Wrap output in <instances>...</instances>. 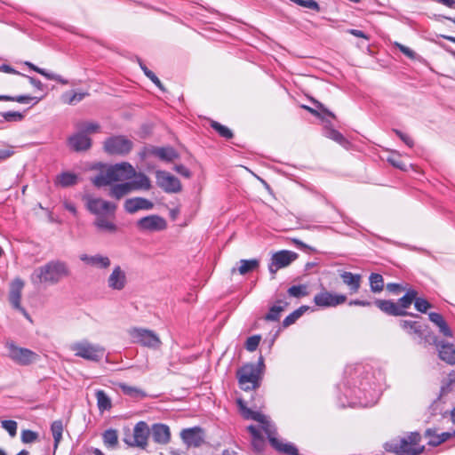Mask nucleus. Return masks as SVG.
Returning a JSON list of instances; mask_svg holds the SVG:
<instances>
[{
  "instance_id": "obj_56",
  "label": "nucleus",
  "mask_w": 455,
  "mask_h": 455,
  "mask_svg": "<svg viewBox=\"0 0 455 455\" xmlns=\"http://www.w3.org/2000/svg\"><path fill=\"white\" fill-rule=\"evenodd\" d=\"M41 98L32 97L29 95H20L16 97H12L10 101H16L22 104H28L31 101H34V104H36L40 101Z\"/></svg>"
},
{
  "instance_id": "obj_64",
  "label": "nucleus",
  "mask_w": 455,
  "mask_h": 455,
  "mask_svg": "<svg viewBox=\"0 0 455 455\" xmlns=\"http://www.w3.org/2000/svg\"><path fill=\"white\" fill-rule=\"evenodd\" d=\"M387 161L395 167H397L399 169H404V164L394 156H389L387 158Z\"/></svg>"
},
{
  "instance_id": "obj_3",
  "label": "nucleus",
  "mask_w": 455,
  "mask_h": 455,
  "mask_svg": "<svg viewBox=\"0 0 455 455\" xmlns=\"http://www.w3.org/2000/svg\"><path fill=\"white\" fill-rule=\"evenodd\" d=\"M135 175V169L129 163L123 162L101 170L92 180L98 188L111 186L115 182L126 181Z\"/></svg>"
},
{
  "instance_id": "obj_4",
  "label": "nucleus",
  "mask_w": 455,
  "mask_h": 455,
  "mask_svg": "<svg viewBox=\"0 0 455 455\" xmlns=\"http://www.w3.org/2000/svg\"><path fill=\"white\" fill-rule=\"evenodd\" d=\"M420 440L421 436L419 433L411 432L400 440L387 443L386 449L397 455H418L424 451Z\"/></svg>"
},
{
  "instance_id": "obj_25",
  "label": "nucleus",
  "mask_w": 455,
  "mask_h": 455,
  "mask_svg": "<svg viewBox=\"0 0 455 455\" xmlns=\"http://www.w3.org/2000/svg\"><path fill=\"white\" fill-rule=\"evenodd\" d=\"M124 206L128 213H135L140 210H151L154 207V204L143 197H133L127 199Z\"/></svg>"
},
{
  "instance_id": "obj_27",
  "label": "nucleus",
  "mask_w": 455,
  "mask_h": 455,
  "mask_svg": "<svg viewBox=\"0 0 455 455\" xmlns=\"http://www.w3.org/2000/svg\"><path fill=\"white\" fill-rule=\"evenodd\" d=\"M132 181H128L132 191L135 190H149L151 188V181L148 177L142 172H136Z\"/></svg>"
},
{
  "instance_id": "obj_45",
  "label": "nucleus",
  "mask_w": 455,
  "mask_h": 455,
  "mask_svg": "<svg viewBox=\"0 0 455 455\" xmlns=\"http://www.w3.org/2000/svg\"><path fill=\"white\" fill-rule=\"evenodd\" d=\"M369 280H370V285H371V291L376 293V292H380L383 290L384 281H383V277L381 275L372 273L370 275Z\"/></svg>"
},
{
  "instance_id": "obj_21",
  "label": "nucleus",
  "mask_w": 455,
  "mask_h": 455,
  "mask_svg": "<svg viewBox=\"0 0 455 455\" xmlns=\"http://www.w3.org/2000/svg\"><path fill=\"white\" fill-rule=\"evenodd\" d=\"M23 287L24 283L22 280L19 278L13 280L11 283L9 300L15 309L20 310L27 316L28 314L26 310L20 305L21 291Z\"/></svg>"
},
{
  "instance_id": "obj_62",
  "label": "nucleus",
  "mask_w": 455,
  "mask_h": 455,
  "mask_svg": "<svg viewBox=\"0 0 455 455\" xmlns=\"http://www.w3.org/2000/svg\"><path fill=\"white\" fill-rule=\"evenodd\" d=\"M387 290L393 293H398L400 291L403 290V288L399 283H389L387 284Z\"/></svg>"
},
{
  "instance_id": "obj_34",
  "label": "nucleus",
  "mask_w": 455,
  "mask_h": 455,
  "mask_svg": "<svg viewBox=\"0 0 455 455\" xmlns=\"http://www.w3.org/2000/svg\"><path fill=\"white\" fill-rule=\"evenodd\" d=\"M324 136L328 139L334 140L342 147L347 148L349 142L348 140L337 130L332 128H327L324 131Z\"/></svg>"
},
{
  "instance_id": "obj_6",
  "label": "nucleus",
  "mask_w": 455,
  "mask_h": 455,
  "mask_svg": "<svg viewBox=\"0 0 455 455\" xmlns=\"http://www.w3.org/2000/svg\"><path fill=\"white\" fill-rule=\"evenodd\" d=\"M264 366L262 356L257 365L248 363L237 371V379L240 387L245 391L254 390L259 387L261 367Z\"/></svg>"
},
{
  "instance_id": "obj_22",
  "label": "nucleus",
  "mask_w": 455,
  "mask_h": 455,
  "mask_svg": "<svg viewBox=\"0 0 455 455\" xmlns=\"http://www.w3.org/2000/svg\"><path fill=\"white\" fill-rule=\"evenodd\" d=\"M68 146L76 152L86 151L92 147V140L77 130L68 139Z\"/></svg>"
},
{
  "instance_id": "obj_53",
  "label": "nucleus",
  "mask_w": 455,
  "mask_h": 455,
  "mask_svg": "<svg viewBox=\"0 0 455 455\" xmlns=\"http://www.w3.org/2000/svg\"><path fill=\"white\" fill-rule=\"evenodd\" d=\"M414 307L419 312L426 313L432 306L427 299L416 297Z\"/></svg>"
},
{
  "instance_id": "obj_47",
  "label": "nucleus",
  "mask_w": 455,
  "mask_h": 455,
  "mask_svg": "<svg viewBox=\"0 0 455 455\" xmlns=\"http://www.w3.org/2000/svg\"><path fill=\"white\" fill-rule=\"evenodd\" d=\"M289 296L301 298L308 295L307 286L306 284L292 285L287 291Z\"/></svg>"
},
{
  "instance_id": "obj_15",
  "label": "nucleus",
  "mask_w": 455,
  "mask_h": 455,
  "mask_svg": "<svg viewBox=\"0 0 455 455\" xmlns=\"http://www.w3.org/2000/svg\"><path fill=\"white\" fill-rule=\"evenodd\" d=\"M346 300V295L331 293L326 290H323L314 297L315 304L320 307H337L345 303Z\"/></svg>"
},
{
  "instance_id": "obj_12",
  "label": "nucleus",
  "mask_w": 455,
  "mask_h": 455,
  "mask_svg": "<svg viewBox=\"0 0 455 455\" xmlns=\"http://www.w3.org/2000/svg\"><path fill=\"white\" fill-rule=\"evenodd\" d=\"M297 258L298 254L291 251L283 250L274 253L268 265V270L272 275V278H275V273L280 268L288 267Z\"/></svg>"
},
{
  "instance_id": "obj_11",
  "label": "nucleus",
  "mask_w": 455,
  "mask_h": 455,
  "mask_svg": "<svg viewBox=\"0 0 455 455\" xmlns=\"http://www.w3.org/2000/svg\"><path fill=\"white\" fill-rule=\"evenodd\" d=\"M133 147V143L128 138L119 135L108 138L104 141V150L108 155L124 156L128 154Z\"/></svg>"
},
{
  "instance_id": "obj_33",
  "label": "nucleus",
  "mask_w": 455,
  "mask_h": 455,
  "mask_svg": "<svg viewBox=\"0 0 455 455\" xmlns=\"http://www.w3.org/2000/svg\"><path fill=\"white\" fill-rule=\"evenodd\" d=\"M26 65L28 66L29 68H31L32 70L37 72L38 74L42 75L43 76H44L45 78H47L49 80H54L62 84H68V81L67 79L62 78L60 75L50 73V72L46 71L45 69H43V68H40L35 66L31 62H26Z\"/></svg>"
},
{
  "instance_id": "obj_24",
  "label": "nucleus",
  "mask_w": 455,
  "mask_h": 455,
  "mask_svg": "<svg viewBox=\"0 0 455 455\" xmlns=\"http://www.w3.org/2000/svg\"><path fill=\"white\" fill-rule=\"evenodd\" d=\"M400 326L408 334H415L421 339H424L425 342H430V338L433 333L429 331L427 334H425L423 326L419 323L415 321L401 320Z\"/></svg>"
},
{
  "instance_id": "obj_16",
  "label": "nucleus",
  "mask_w": 455,
  "mask_h": 455,
  "mask_svg": "<svg viewBox=\"0 0 455 455\" xmlns=\"http://www.w3.org/2000/svg\"><path fill=\"white\" fill-rule=\"evenodd\" d=\"M127 283L126 271L120 265H116L108 276V287L112 291H121L126 287Z\"/></svg>"
},
{
  "instance_id": "obj_13",
  "label": "nucleus",
  "mask_w": 455,
  "mask_h": 455,
  "mask_svg": "<svg viewBox=\"0 0 455 455\" xmlns=\"http://www.w3.org/2000/svg\"><path fill=\"white\" fill-rule=\"evenodd\" d=\"M149 435V428L146 422H138L134 428L132 435H126L124 439V443L129 446H137L145 448L148 443V437Z\"/></svg>"
},
{
  "instance_id": "obj_18",
  "label": "nucleus",
  "mask_w": 455,
  "mask_h": 455,
  "mask_svg": "<svg viewBox=\"0 0 455 455\" xmlns=\"http://www.w3.org/2000/svg\"><path fill=\"white\" fill-rule=\"evenodd\" d=\"M180 438L187 447H200L204 443V433L199 427L185 428L180 432Z\"/></svg>"
},
{
  "instance_id": "obj_43",
  "label": "nucleus",
  "mask_w": 455,
  "mask_h": 455,
  "mask_svg": "<svg viewBox=\"0 0 455 455\" xmlns=\"http://www.w3.org/2000/svg\"><path fill=\"white\" fill-rule=\"evenodd\" d=\"M104 444L108 448H114L118 443L117 432L115 429H108L103 433Z\"/></svg>"
},
{
  "instance_id": "obj_42",
  "label": "nucleus",
  "mask_w": 455,
  "mask_h": 455,
  "mask_svg": "<svg viewBox=\"0 0 455 455\" xmlns=\"http://www.w3.org/2000/svg\"><path fill=\"white\" fill-rule=\"evenodd\" d=\"M154 154L160 159L165 161H172L178 156L176 151L172 148H156Z\"/></svg>"
},
{
  "instance_id": "obj_35",
  "label": "nucleus",
  "mask_w": 455,
  "mask_h": 455,
  "mask_svg": "<svg viewBox=\"0 0 455 455\" xmlns=\"http://www.w3.org/2000/svg\"><path fill=\"white\" fill-rule=\"evenodd\" d=\"M77 182V176L75 173L65 172L57 176L56 183L63 188L70 187Z\"/></svg>"
},
{
  "instance_id": "obj_60",
  "label": "nucleus",
  "mask_w": 455,
  "mask_h": 455,
  "mask_svg": "<svg viewBox=\"0 0 455 455\" xmlns=\"http://www.w3.org/2000/svg\"><path fill=\"white\" fill-rule=\"evenodd\" d=\"M396 135L410 148H412L414 145L413 140L407 134L395 130Z\"/></svg>"
},
{
  "instance_id": "obj_9",
  "label": "nucleus",
  "mask_w": 455,
  "mask_h": 455,
  "mask_svg": "<svg viewBox=\"0 0 455 455\" xmlns=\"http://www.w3.org/2000/svg\"><path fill=\"white\" fill-rule=\"evenodd\" d=\"M5 347L9 358L19 365L27 366L32 364L39 358L36 352L28 348L18 347L12 342H7Z\"/></svg>"
},
{
  "instance_id": "obj_37",
  "label": "nucleus",
  "mask_w": 455,
  "mask_h": 455,
  "mask_svg": "<svg viewBox=\"0 0 455 455\" xmlns=\"http://www.w3.org/2000/svg\"><path fill=\"white\" fill-rule=\"evenodd\" d=\"M51 431L53 437V448L56 450L62 439L63 424L61 420H55L51 426Z\"/></svg>"
},
{
  "instance_id": "obj_23",
  "label": "nucleus",
  "mask_w": 455,
  "mask_h": 455,
  "mask_svg": "<svg viewBox=\"0 0 455 455\" xmlns=\"http://www.w3.org/2000/svg\"><path fill=\"white\" fill-rule=\"evenodd\" d=\"M151 435L156 443L166 445L171 441L170 427L162 423L153 424L151 427Z\"/></svg>"
},
{
  "instance_id": "obj_55",
  "label": "nucleus",
  "mask_w": 455,
  "mask_h": 455,
  "mask_svg": "<svg viewBox=\"0 0 455 455\" xmlns=\"http://www.w3.org/2000/svg\"><path fill=\"white\" fill-rule=\"evenodd\" d=\"M2 427L5 429L12 437H14L17 434V422L14 420H3Z\"/></svg>"
},
{
  "instance_id": "obj_8",
  "label": "nucleus",
  "mask_w": 455,
  "mask_h": 455,
  "mask_svg": "<svg viewBox=\"0 0 455 455\" xmlns=\"http://www.w3.org/2000/svg\"><path fill=\"white\" fill-rule=\"evenodd\" d=\"M86 209L97 218L100 216L114 215L116 210V204L90 194L83 196Z\"/></svg>"
},
{
  "instance_id": "obj_10",
  "label": "nucleus",
  "mask_w": 455,
  "mask_h": 455,
  "mask_svg": "<svg viewBox=\"0 0 455 455\" xmlns=\"http://www.w3.org/2000/svg\"><path fill=\"white\" fill-rule=\"evenodd\" d=\"M129 334L134 343L151 349H158L162 345L158 335L151 330L132 328L129 331Z\"/></svg>"
},
{
  "instance_id": "obj_46",
  "label": "nucleus",
  "mask_w": 455,
  "mask_h": 455,
  "mask_svg": "<svg viewBox=\"0 0 455 455\" xmlns=\"http://www.w3.org/2000/svg\"><path fill=\"white\" fill-rule=\"evenodd\" d=\"M418 292L415 290H409L398 301L399 307L405 311L415 300Z\"/></svg>"
},
{
  "instance_id": "obj_31",
  "label": "nucleus",
  "mask_w": 455,
  "mask_h": 455,
  "mask_svg": "<svg viewBox=\"0 0 455 455\" xmlns=\"http://www.w3.org/2000/svg\"><path fill=\"white\" fill-rule=\"evenodd\" d=\"M288 307V302L284 299H278L276 303L272 306L266 315L265 319L267 321H278L281 313Z\"/></svg>"
},
{
  "instance_id": "obj_20",
  "label": "nucleus",
  "mask_w": 455,
  "mask_h": 455,
  "mask_svg": "<svg viewBox=\"0 0 455 455\" xmlns=\"http://www.w3.org/2000/svg\"><path fill=\"white\" fill-rule=\"evenodd\" d=\"M79 259L84 262L86 266L94 267L97 269H107L111 265V260L109 257L96 253V254H87L82 253L79 255Z\"/></svg>"
},
{
  "instance_id": "obj_5",
  "label": "nucleus",
  "mask_w": 455,
  "mask_h": 455,
  "mask_svg": "<svg viewBox=\"0 0 455 455\" xmlns=\"http://www.w3.org/2000/svg\"><path fill=\"white\" fill-rule=\"evenodd\" d=\"M374 378L371 376V378L367 376L365 380H360L358 387H355L351 392L356 397H358V402H351V405H355L358 403L361 406L368 407L375 404L380 395V385H377L375 382L371 381V379Z\"/></svg>"
},
{
  "instance_id": "obj_58",
  "label": "nucleus",
  "mask_w": 455,
  "mask_h": 455,
  "mask_svg": "<svg viewBox=\"0 0 455 455\" xmlns=\"http://www.w3.org/2000/svg\"><path fill=\"white\" fill-rule=\"evenodd\" d=\"M300 316H299V312H296L295 310L287 315L284 320L283 321V326L288 327L294 323Z\"/></svg>"
},
{
  "instance_id": "obj_61",
  "label": "nucleus",
  "mask_w": 455,
  "mask_h": 455,
  "mask_svg": "<svg viewBox=\"0 0 455 455\" xmlns=\"http://www.w3.org/2000/svg\"><path fill=\"white\" fill-rule=\"evenodd\" d=\"M174 170L180 173L181 176L185 178H190L191 177V172L184 165L178 164L174 167Z\"/></svg>"
},
{
  "instance_id": "obj_44",
  "label": "nucleus",
  "mask_w": 455,
  "mask_h": 455,
  "mask_svg": "<svg viewBox=\"0 0 455 455\" xmlns=\"http://www.w3.org/2000/svg\"><path fill=\"white\" fill-rule=\"evenodd\" d=\"M119 387L124 395L131 397L142 398L146 396V393L136 387H132L126 384H120Z\"/></svg>"
},
{
  "instance_id": "obj_38",
  "label": "nucleus",
  "mask_w": 455,
  "mask_h": 455,
  "mask_svg": "<svg viewBox=\"0 0 455 455\" xmlns=\"http://www.w3.org/2000/svg\"><path fill=\"white\" fill-rule=\"evenodd\" d=\"M104 217L105 216H100L96 219V220L94 221L95 227L100 231L115 233L117 229L116 224H114L112 221L108 220Z\"/></svg>"
},
{
  "instance_id": "obj_39",
  "label": "nucleus",
  "mask_w": 455,
  "mask_h": 455,
  "mask_svg": "<svg viewBox=\"0 0 455 455\" xmlns=\"http://www.w3.org/2000/svg\"><path fill=\"white\" fill-rule=\"evenodd\" d=\"M88 95L87 92H76L74 91L65 92L61 99L62 101L68 105H74L83 100Z\"/></svg>"
},
{
  "instance_id": "obj_29",
  "label": "nucleus",
  "mask_w": 455,
  "mask_h": 455,
  "mask_svg": "<svg viewBox=\"0 0 455 455\" xmlns=\"http://www.w3.org/2000/svg\"><path fill=\"white\" fill-rule=\"evenodd\" d=\"M340 277L345 284H347L352 292H356L360 288L361 275L351 272H343Z\"/></svg>"
},
{
  "instance_id": "obj_36",
  "label": "nucleus",
  "mask_w": 455,
  "mask_h": 455,
  "mask_svg": "<svg viewBox=\"0 0 455 455\" xmlns=\"http://www.w3.org/2000/svg\"><path fill=\"white\" fill-rule=\"evenodd\" d=\"M97 405L100 411H108L112 407L111 400L103 390L96 391Z\"/></svg>"
},
{
  "instance_id": "obj_48",
  "label": "nucleus",
  "mask_w": 455,
  "mask_h": 455,
  "mask_svg": "<svg viewBox=\"0 0 455 455\" xmlns=\"http://www.w3.org/2000/svg\"><path fill=\"white\" fill-rule=\"evenodd\" d=\"M212 127L219 132V134L226 139H231L233 137V132L227 126L220 124L218 122H212Z\"/></svg>"
},
{
  "instance_id": "obj_57",
  "label": "nucleus",
  "mask_w": 455,
  "mask_h": 455,
  "mask_svg": "<svg viewBox=\"0 0 455 455\" xmlns=\"http://www.w3.org/2000/svg\"><path fill=\"white\" fill-rule=\"evenodd\" d=\"M454 383H455V378L451 377V376L448 377L441 387L440 396L446 395L451 390V387Z\"/></svg>"
},
{
  "instance_id": "obj_40",
  "label": "nucleus",
  "mask_w": 455,
  "mask_h": 455,
  "mask_svg": "<svg viewBox=\"0 0 455 455\" xmlns=\"http://www.w3.org/2000/svg\"><path fill=\"white\" fill-rule=\"evenodd\" d=\"M76 129L86 134L88 137L90 134L99 132L100 126L98 123L94 122H82L76 125Z\"/></svg>"
},
{
  "instance_id": "obj_26",
  "label": "nucleus",
  "mask_w": 455,
  "mask_h": 455,
  "mask_svg": "<svg viewBox=\"0 0 455 455\" xmlns=\"http://www.w3.org/2000/svg\"><path fill=\"white\" fill-rule=\"evenodd\" d=\"M375 304L381 311L390 315L397 316L409 315L406 311L402 309L397 303L391 300L377 299Z\"/></svg>"
},
{
  "instance_id": "obj_14",
  "label": "nucleus",
  "mask_w": 455,
  "mask_h": 455,
  "mask_svg": "<svg viewBox=\"0 0 455 455\" xmlns=\"http://www.w3.org/2000/svg\"><path fill=\"white\" fill-rule=\"evenodd\" d=\"M156 179L157 185L166 193H179L182 189L180 180L165 171H157Z\"/></svg>"
},
{
  "instance_id": "obj_30",
  "label": "nucleus",
  "mask_w": 455,
  "mask_h": 455,
  "mask_svg": "<svg viewBox=\"0 0 455 455\" xmlns=\"http://www.w3.org/2000/svg\"><path fill=\"white\" fill-rule=\"evenodd\" d=\"M131 192H132V189H131L130 184L128 183V181H126V182L112 185L110 187L108 196L116 200H119L122 197H124V196L130 194Z\"/></svg>"
},
{
  "instance_id": "obj_41",
  "label": "nucleus",
  "mask_w": 455,
  "mask_h": 455,
  "mask_svg": "<svg viewBox=\"0 0 455 455\" xmlns=\"http://www.w3.org/2000/svg\"><path fill=\"white\" fill-rule=\"evenodd\" d=\"M240 266L238 267V272L241 275H245L254 269H256L259 266V261L256 259H241Z\"/></svg>"
},
{
  "instance_id": "obj_63",
  "label": "nucleus",
  "mask_w": 455,
  "mask_h": 455,
  "mask_svg": "<svg viewBox=\"0 0 455 455\" xmlns=\"http://www.w3.org/2000/svg\"><path fill=\"white\" fill-rule=\"evenodd\" d=\"M398 45V48L400 49V51L405 54L407 57L411 58V59H413L414 56H415V53L412 50H411L410 48L404 46V45H402V44H397Z\"/></svg>"
},
{
  "instance_id": "obj_1",
  "label": "nucleus",
  "mask_w": 455,
  "mask_h": 455,
  "mask_svg": "<svg viewBox=\"0 0 455 455\" xmlns=\"http://www.w3.org/2000/svg\"><path fill=\"white\" fill-rule=\"evenodd\" d=\"M238 404L244 419H252L258 423V426L250 425L247 427L254 451L261 452L264 451L267 444L264 436L261 435V432H264L270 445L275 451L287 455H299V451L293 443H284L283 439L277 436L275 425L268 416L247 408L241 400H238Z\"/></svg>"
},
{
  "instance_id": "obj_32",
  "label": "nucleus",
  "mask_w": 455,
  "mask_h": 455,
  "mask_svg": "<svg viewBox=\"0 0 455 455\" xmlns=\"http://www.w3.org/2000/svg\"><path fill=\"white\" fill-rule=\"evenodd\" d=\"M426 435L429 437L428 444L436 446L451 438L452 434L449 432H443L442 434L437 435L435 430L427 429L426 431Z\"/></svg>"
},
{
  "instance_id": "obj_28",
  "label": "nucleus",
  "mask_w": 455,
  "mask_h": 455,
  "mask_svg": "<svg viewBox=\"0 0 455 455\" xmlns=\"http://www.w3.org/2000/svg\"><path fill=\"white\" fill-rule=\"evenodd\" d=\"M428 318L438 327L440 333L445 337H452V331L442 315L439 313L431 312L428 314Z\"/></svg>"
},
{
  "instance_id": "obj_17",
  "label": "nucleus",
  "mask_w": 455,
  "mask_h": 455,
  "mask_svg": "<svg viewBox=\"0 0 455 455\" xmlns=\"http://www.w3.org/2000/svg\"><path fill=\"white\" fill-rule=\"evenodd\" d=\"M140 231L157 232L164 230L167 227L166 220L158 215H149L140 219L136 223Z\"/></svg>"
},
{
  "instance_id": "obj_49",
  "label": "nucleus",
  "mask_w": 455,
  "mask_h": 455,
  "mask_svg": "<svg viewBox=\"0 0 455 455\" xmlns=\"http://www.w3.org/2000/svg\"><path fill=\"white\" fill-rule=\"evenodd\" d=\"M20 439L23 443H35L38 439V433L32 430L24 429L21 431Z\"/></svg>"
},
{
  "instance_id": "obj_19",
  "label": "nucleus",
  "mask_w": 455,
  "mask_h": 455,
  "mask_svg": "<svg viewBox=\"0 0 455 455\" xmlns=\"http://www.w3.org/2000/svg\"><path fill=\"white\" fill-rule=\"evenodd\" d=\"M430 344L436 346L438 349V355L442 361L448 364H455V347L453 344L448 342H438L437 337L434 334L430 338Z\"/></svg>"
},
{
  "instance_id": "obj_7",
  "label": "nucleus",
  "mask_w": 455,
  "mask_h": 455,
  "mask_svg": "<svg viewBox=\"0 0 455 455\" xmlns=\"http://www.w3.org/2000/svg\"><path fill=\"white\" fill-rule=\"evenodd\" d=\"M75 355L86 361L98 363L105 355L104 347L90 342L88 339H82L72 343L69 346Z\"/></svg>"
},
{
  "instance_id": "obj_51",
  "label": "nucleus",
  "mask_w": 455,
  "mask_h": 455,
  "mask_svg": "<svg viewBox=\"0 0 455 455\" xmlns=\"http://www.w3.org/2000/svg\"><path fill=\"white\" fill-rule=\"evenodd\" d=\"M1 116L6 122H19L24 118V116L20 112L8 111L1 113Z\"/></svg>"
},
{
  "instance_id": "obj_54",
  "label": "nucleus",
  "mask_w": 455,
  "mask_h": 455,
  "mask_svg": "<svg viewBox=\"0 0 455 455\" xmlns=\"http://www.w3.org/2000/svg\"><path fill=\"white\" fill-rule=\"evenodd\" d=\"M260 339L261 338L259 335H253L249 337L245 343V348L250 352L255 351L260 342Z\"/></svg>"
},
{
  "instance_id": "obj_52",
  "label": "nucleus",
  "mask_w": 455,
  "mask_h": 455,
  "mask_svg": "<svg viewBox=\"0 0 455 455\" xmlns=\"http://www.w3.org/2000/svg\"><path fill=\"white\" fill-rule=\"evenodd\" d=\"M291 2L297 4L299 6L319 12L320 7L317 2L315 0H291Z\"/></svg>"
},
{
  "instance_id": "obj_50",
  "label": "nucleus",
  "mask_w": 455,
  "mask_h": 455,
  "mask_svg": "<svg viewBox=\"0 0 455 455\" xmlns=\"http://www.w3.org/2000/svg\"><path fill=\"white\" fill-rule=\"evenodd\" d=\"M140 68L144 72L145 76L149 78L159 89L164 91L163 84L160 79L151 71L149 70L143 63H140Z\"/></svg>"
},
{
  "instance_id": "obj_2",
  "label": "nucleus",
  "mask_w": 455,
  "mask_h": 455,
  "mask_svg": "<svg viewBox=\"0 0 455 455\" xmlns=\"http://www.w3.org/2000/svg\"><path fill=\"white\" fill-rule=\"evenodd\" d=\"M70 275V269L65 261L55 259L36 268L31 275L34 283L57 284Z\"/></svg>"
},
{
  "instance_id": "obj_59",
  "label": "nucleus",
  "mask_w": 455,
  "mask_h": 455,
  "mask_svg": "<svg viewBox=\"0 0 455 455\" xmlns=\"http://www.w3.org/2000/svg\"><path fill=\"white\" fill-rule=\"evenodd\" d=\"M14 154L13 148L12 146H8L4 148H0V160L4 161L11 156H12Z\"/></svg>"
}]
</instances>
